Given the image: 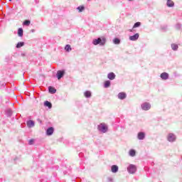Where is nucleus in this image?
Segmentation results:
<instances>
[{
	"label": "nucleus",
	"mask_w": 182,
	"mask_h": 182,
	"mask_svg": "<svg viewBox=\"0 0 182 182\" xmlns=\"http://www.w3.org/2000/svg\"><path fill=\"white\" fill-rule=\"evenodd\" d=\"M77 9L79 11V12H83V11L85 10V7L84 6H78L77 8Z\"/></svg>",
	"instance_id": "28"
},
{
	"label": "nucleus",
	"mask_w": 182,
	"mask_h": 182,
	"mask_svg": "<svg viewBox=\"0 0 182 182\" xmlns=\"http://www.w3.org/2000/svg\"><path fill=\"white\" fill-rule=\"evenodd\" d=\"M168 140L169 141H176V135L174 134H169L168 135Z\"/></svg>",
	"instance_id": "6"
},
{
	"label": "nucleus",
	"mask_w": 182,
	"mask_h": 182,
	"mask_svg": "<svg viewBox=\"0 0 182 182\" xmlns=\"http://www.w3.org/2000/svg\"><path fill=\"white\" fill-rule=\"evenodd\" d=\"M9 1H12V0H9Z\"/></svg>",
	"instance_id": "33"
},
{
	"label": "nucleus",
	"mask_w": 182,
	"mask_h": 182,
	"mask_svg": "<svg viewBox=\"0 0 182 182\" xmlns=\"http://www.w3.org/2000/svg\"><path fill=\"white\" fill-rule=\"evenodd\" d=\"M107 77L108 79H109V80H114V79L116 78V75H114V73H109L107 75Z\"/></svg>",
	"instance_id": "8"
},
{
	"label": "nucleus",
	"mask_w": 182,
	"mask_h": 182,
	"mask_svg": "<svg viewBox=\"0 0 182 182\" xmlns=\"http://www.w3.org/2000/svg\"><path fill=\"white\" fill-rule=\"evenodd\" d=\"M105 87H110V81L107 80V81H105Z\"/></svg>",
	"instance_id": "26"
},
{
	"label": "nucleus",
	"mask_w": 182,
	"mask_h": 182,
	"mask_svg": "<svg viewBox=\"0 0 182 182\" xmlns=\"http://www.w3.org/2000/svg\"><path fill=\"white\" fill-rule=\"evenodd\" d=\"M64 75H65V71H63V70H58L57 72V77H58V80H60V79H62V77H63Z\"/></svg>",
	"instance_id": "5"
},
{
	"label": "nucleus",
	"mask_w": 182,
	"mask_h": 182,
	"mask_svg": "<svg viewBox=\"0 0 182 182\" xmlns=\"http://www.w3.org/2000/svg\"><path fill=\"white\" fill-rule=\"evenodd\" d=\"M129 1H133V0H129Z\"/></svg>",
	"instance_id": "34"
},
{
	"label": "nucleus",
	"mask_w": 182,
	"mask_h": 182,
	"mask_svg": "<svg viewBox=\"0 0 182 182\" xmlns=\"http://www.w3.org/2000/svg\"><path fill=\"white\" fill-rule=\"evenodd\" d=\"M141 25V23L140 22H136L134 23V26H133V28H139V26H140Z\"/></svg>",
	"instance_id": "27"
},
{
	"label": "nucleus",
	"mask_w": 182,
	"mask_h": 182,
	"mask_svg": "<svg viewBox=\"0 0 182 182\" xmlns=\"http://www.w3.org/2000/svg\"><path fill=\"white\" fill-rule=\"evenodd\" d=\"M129 154L131 157H134V156H136V151L134 149H130Z\"/></svg>",
	"instance_id": "17"
},
{
	"label": "nucleus",
	"mask_w": 182,
	"mask_h": 182,
	"mask_svg": "<svg viewBox=\"0 0 182 182\" xmlns=\"http://www.w3.org/2000/svg\"><path fill=\"white\" fill-rule=\"evenodd\" d=\"M9 115L12 114V111L11 109L9 110Z\"/></svg>",
	"instance_id": "31"
},
{
	"label": "nucleus",
	"mask_w": 182,
	"mask_h": 182,
	"mask_svg": "<svg viewBox=\"0 0 182 182\" xmlns=\"http://www.w3.org/2000/svg\"><path fill=\"white\" fill-rule=\"evenodd\" d=\"M112 173H117L119 171V166L117 165H113L111 167Z\"/></svg>",
	"instance_id": "9"
},
{
	"label": "nucleus",
	"mask_w": 182,
	"mask_h": 182,
	"mask_svg": "<svg viewBox=\"0 0 182 182\" xmlns=\"http://www.w3.org/2000/svg\"><path fill=\"white\" fill-rule=\"evenodd\" d=\"M166 5L168 8H173L174 6V1L173 0H167Z\"/></svg>",
	"instance_id": "13"
},
{
	"label": "nucleus",
	"mask_w": 182,
	"mask_h": 182,
	"mask_svg": "<svg viewBox=\"0 0 182 182\" xmlns=\"http://www.w3.org/2000/svg\"><path fill=\"white\" fill-rule=\"evenodd\" d=\"M126 93L124 92H119L118 94V99H120V100H123V99H126Z\"/></svg>",
	"instance_id": "14"
},
{
	"label": "nucleus",
	"mask_w": 182,
	"mask_h": 182,
	"mask_svg": "<svg viewBox=\"0 0 182 182\" xmlns=\"http://www.w3.org/2000/svg\"><path fill=\"white\" fill-rule=\"evenodd\" d=\"M161 78L162 79V80H167V79H168V73H161Z\"/></svg>",
	"instance_id": "10"
},
{
	"label": "nucleus",
	"mask_w": 182,
	"mask_h": 182,
	"mask_svg": "<svg viewBox=\"0 0 182 182\" xmlns=\"http://www.w3.org/2000/svg\"><path fill=\"white\" fill-rule=\"evenodd\" d=\"M23 45H25V43H23V42H19V43H17L16 48H17L18 49H19V48H22V46H23Z\"/></svg>",
	"instance_id": "23"
},
{
	"label": "nucleus",
	"mask_w": 182,
	"mask_h": 182,
	"mask_svg": "<svg viewBox=\"0 0 182 182\" xmlns=\"http://www.w3.org/2000/svg\"><path fill=\"white\" fill-rule=\"evenodd\" d=\"M65 50H66V52H70V50H72L70 45H66L65 47Z\"/></svg>",
	"instance_id": "21"
},
{
	"label": "nucleus",
	"mask_w": 182,
	"mask_h": 182,
	"mask_svg": "<svg viewBox=\"0 0 182 182\" xmlns=\"http://www.w3.org/2000/svg\"><path fill=\"white\" fill-rule=\"evenodd\" d=\"M84 96H85V97H92V92H90V91H86L84 93Z\"/></svg>",
	"instance_id": "20"
},
{
	"label": "nucleus",
	"mask_w": 182,
	"mask_h": 182,
	"mask_svg": "<svg viewBox=\"0 0 182 182\" xmlns=\"http://www.w3.org/2000/svg\"><path fill=\"white\" fill-rule=\"evenodd\" d=\"M97 129L101 133H106L108 130L107 124L102 122L98 125Z\"/></svg>",
	"instance_id": "2"
},
{
	"label": "nucleus",
	"mask_w": 182,
	"mask_h": 182,
	"mask_svg": "<svg viewBox=\"0 0 182 182\" xmlns=\"http://www.w3.org/2000/svg\"><path fill=\"white\" fill-rule=\"evenodd\" d=\"M48 90L50 93H52V94L56 93V89H55L53 87H49Z\"/></svg>",
	"instance_id": "19"
},
{
	"label": "nucleus",
	"mask_w": 182,
	"mask_h": 182,
	"mask_svg": "<svg viewBox=\"0 0 182 182\" xmlns=\"http://www.w3.org/2000/svg\"><path fill=\"white\" fill-rule=\"evenodd\" d=\"M27 126L28 127H29L30 129L32 127H35V122L32 121V120H29L27 122Z\"/></svg>",
	"instance_id": "15"
},
{
	"label": "nucleus",
	"mask_w": 182,
	"mask_h": 182,
	"mask_svg": "<svg viewBox=\"0 0 182 182\" xmlns=\"http://www.w3.org/2000/svg\"><path fill=\"white\" fill-rule=\"evenodd\" d=\"M171 48L173 49V50H177V49H178V46L177 44H172Z\"/></svg>",
	"instance_id": "24"
},
{
	"label": "nucleus",
	"mask_w": 182,
	"mask_h": 182,
	"mask_svg": "<svg viewBox=\"0 0 182 182\" xmlns=\"http://www.w3.org/2000/svg\"><path fill=\"white\" fill-rule=\"evenodd\" d=\"M176 28H177L178 29H180V28H181V24H177V25H176Z\"/></svg>",
	"instance_id": "30"
},
{
	"label": "nucleus",
	"mask_w": 182,
	"mask_h": 182,
	"mask_svg": "<svg viewBox=\"0 0 182 182\" xmlns=\"http://www.w3.org/2000/svg\"><path fill=\"white\" fill-rule=\"evenodd\" d=\"M31 32H35V30L34 29L31 30Z\"/></svg>",
	"instance_id": "32"
},
{
	"label": "nucleus",
	"mask_w": 182,
	"mask_h": 182,
	"mask_svg": "<svg viewBox=\"0 0 182 182\" xmlns=\"http://www.w3.org/2000/svg\"><path fill=\"white\" fill-rule=\"evenodd\" d=\"M34 141H35V139H30L28 141V144L32 145V144H33Z\"/></svg>",
	"instance_id": "29"
},
{
	"label": "nucleus",
	"mask_w": 182,
	"mask_h": 182,
	"mask_svg": "<svg viewBox=\"0 0 182 182\" xmlns=\"http://www.w3.org/2000/svg\"><path fill=\"white\" fill-rule=\"evenodd\" d=\"M141 107L142 110H150L151 105L149 102H144L141 104Z\"/></svg>",
	"instance_id": "4"
},
{
	"label": "nucleus",
	"mask_w": 182,
	"mask_h": 182,
	"mask_svg": "<svg viewBox=\"0 0 182 182\" xmlns=\"http://www.w3.org/2000/svg\"><path fill=\"white\" fill-rule=\"evenodd\" d=\"M92 43L96 46L97 45H100V46H105L106 44V38H98L97 39H94L92 41Z\"/></svg>",
	"instance_id": "1"
},
{
	"label": "nucleus",
	"mask_w": 182,
	"mask_h": 182,
	"mask_svg": "<svg viewBox=\"0 0 182 182\" xmlns=\"http://www.w3.org/2000/svg\"><path fill=\"white\" fill-rule=\"evenodd\" d=\"M113 43H114V45H119L120 43V39L114 38L113 39Z\"/></svg>",
	"instance_id": "22"
},
{
	"label": "nucleus",
	"mask_w": 182,
	"mask_h": 182,
	"mask_svg": "<svg viewBox=\"0 0 182 182\" xmlns=\"http://www.w3.org/2000/svg\"><path fill=\"white\" fill-rule=\"evenodd\" d=\"M53 132H54L53 127L48 128L46 131L47 136H52V134H53Z\"/></svg>",
	"instance_id": "11"
},
{
	"label": "nucleus",
	"mask_w": 182,
	"mask_h": 182,
	"mask_svg": "<svg viewBox=\"0 0 182 182\" xmlns=\"http://www.w3.org/2000/svg\"><path fill=\"white\" fill-rule=\"evenodd\" d=\"M18 36L22 38L23 36V29L22 28H19L18 30Z\"/></svg>",
	"instance_id": "16"
},
{
	"label": "nucleus",
	"mask_w": 182,
	"mask_h": 182,
	"mask_svg": "<svg viewBox=\"0 0 182 182\" xmlns=\"http://www.w3.org/2000/svg\"><path fill=\"white\" fill-rule=\"evenodd\" d=\"M23 25H25L26 26H29L31 25V21L28 20H26L23 23Z\"/></svg>",
	"instance_id": "25"
},
{
	"label": "nucleus",
	"mask_w": 182,
	"mask_h": 182,
	"mask_svg": "<svg viewBox=\"0 0 182 182\" xmlns=\"http://www.w3.org/2000/svg\"><path fill=\"white\" fill-rule=\"evenodd\" d=\"M139 33H136L134 36H129V41H137V39H139Z\"/></svg>",
	"instance_id": "7"
},
{
	"label": "nucleus",
	"mask_w": 182,
	"mask_h": 182,
	"mask_svg": "<svg viewBox=\"0 0 182 182\" xmlns=\"http://www.w3.org/2000/svg\"><path fill=\"white\" fill-rule=\"evenodd\" d=\"M127 171L129 174H134L137 171V167L136 165L129 164L127 167Z\"/></svg>",
	"instance_id": "3"
},
{
	"label": "nucleus",
	"mask_w": 182,
	"mask_h": 182,
	"mask_svg": "<svg viewBox=\"0 0 182 182\" xmlns=\"http://www.w3.org/2000/svg\"><path fill=\"white\" fill-rule=\"evenodd\" d=\"M144 137H146V134H144V132H139L138 134L139 140H144Z\"/></svg>",
	"instance_id": "12"
},
{
	"label": "nucleus",
	"mask_w": 182,
	"mask_h": 182,
	"mask_svg": "<svg viewBox=\"0 0 182 182\" xmlns=\"http://www.w3.org/2000/svg\"><path fill=\"white\" fill-rule=\"evenodd\" d=\"M44 105L48 107V109H52V103L49 102L48 101H46L44 102Z\"/></svg>",
	"instance_id": "18"
}]
</instances>
